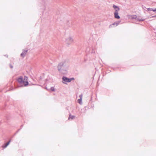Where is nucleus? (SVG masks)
Masks as SVG:
<instances>
[{"label": "nucleus", "instance_id": "2", "mask_svg": "<svg viewBox=\"0 0 156 156\" xmlns=\"http://www.w3.org/2000/svg\"><path fill=\"white\" fill-rule=\"evenodd\" d=\"M63 80L66 82H69L71 81L74 80V78H68L64 76L62 77Z\"/></svg>", "mask_w": 156, "mask_h": 156}, {"label": "nucleus", "instance_id": "12", "mask_svg": "<svg viewBox=\"0 0 156 156\" xmlns=\"http://www.w3.org/2000/svg\"><path fill=\"white\" fill-rule=\"evenodd\" d=\"M149 10H150V9H148V11Z\"/></svg>", "mask_w": 156, "mask_h": 156}, {"label": "nucleus", "instance_id": "5", "mask_svg": "<svg viewBox=\"0 0 156 156\" xmlns=\"http://www.w3.org/2000/svg\"><path fill=\"white\" fill-rule=\"evenodd\" d=\"M27 50H24L23 52L21 54V56L23 57L25 56L26 54H27Z\"/></svg>", "mask_w": 156, "mask_h": 156}, {"label": "nucleus", "instance_id": "7", "mask_svg": "<svg viewBox=\"0 0 156 156\" xmlns=\"http://www.w3.org/2000/svg\"><path fill=\"white\" fill-rule=\"evenodd\" d=\"M10 142V141H9L7 143L5 144L4 145H3L2 146V147H3V148H5L7 146H8L9 145Z\"/></svg>", "mask_w": 156, "mask_h": 156}, {"label": "nucleus", "instance_id": "6", "mask_svg": "<svg viewBox=\"0 0 156 156\" xmlns=\"http://www.w3.org/2000/svg\"><path fill=\"white\" fill-rule=\"evenodd\" d=\"M80 99H79L78 100V102L80 104H81L82 103V95H80Z\"/></svg>", "mask_w": 156, "mask_h": 156}, {"label": "nucleus", "instance_id": "4", "mask_svg": "<svg viewBox=\"0 0 156 156\" xmlns=\"http://www.w3.org/2000/svg\"><path fill=\"white\" fill-rule=\"evenodd\" d=\"M118 12H114L115 18L117 19H119L120 16L118 15Z\"/></svg>", "mask_w": 156, "mask_h": 156}, {"label": "nucleus", "instance_id": "10", "mask_svg": "<svg viewBox=\"0 0 156 156\" xmlns=\"http://www.w3.org/2000/svg\"><path fill=\"white\" fill-rule=\"evenodd\" d=\"M67 41L68 42H69V43H70L72 42L73 41V40L72 39L70 38V39H68L67 40Z\"/></svg>", "mask_w": 156, "mask_h": 156}, {"label": "nucleus", "instance_id": "3", "mask_svg": "<svg viewBox=\"0 0 156 156\" xmlns=\"http://www.w3.org/2000/svg\"><path fill=\"white\" fill-rule=\"evenodd\" d=\"M113 8L115 9V12H118V11L119 10V8L118 7L115 5H113Z\"/></svg>", "mask_w": 156, "mask_h": 156}, {"label": "nucleus", "instance_id": "1", "mask_svg": "<svg viewBox=\"0 0 156 156\" xmlns=\"http://www.w3.org/2000/svg\"><path fill=\"white\" fill-rule=\"evenodd\" d=\"M17 80L20 83L23 84V86L25 87L27 86L29 84L28 77L26 76H25L23 79L22 76H20L17 79Z\"/></svg>", "mask_w": 156, "mask_h": 156}, {"label": "nucleus", "instance_id": "11", "mask_svg": "<svg viewBox=\"0 0 156 156\" xmlns=\"http://www.w3.org/2000/svg\"><path fill=\"white\" fill-rule=\"evenodd\" d=\"M51 90L52 91H55V89L54 87H51Z\"/></svg>", "mask_w": 156, "mask_h": 156}, {"label": "nucleus", "instance_id": "8", "mask_svg": "<svg viewBox=\"0 0 156 156\" xmlns=\"http://www.w3.org/2000/svg\"><path fill=\"white\" fill-rule=\"evenodd\" d=\"M75 118V116L73 115H70L69 118V119L70 120V119H73Z\"/></svg>", "mask_w": 156, "mask_h": 156}, {"label": "nucleus", "instance_id": "9", "mask_svg": "<svg viewBox=\"0 0 156 156\" xmlns=\"http://www.w3.org/2000/svg\"><path fill=\"white\" fill-rule=\"evenodd\" d=\"M119 22H115L114 23H113L112 25H116V26H117L119 24Z\"/></svg>", "mask_w": 156, "mask_h": 156}]
</instances>
